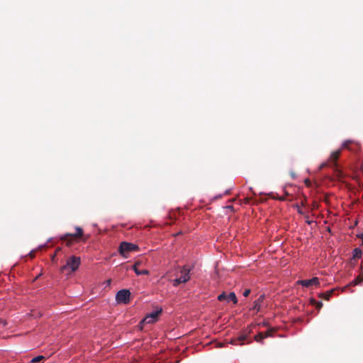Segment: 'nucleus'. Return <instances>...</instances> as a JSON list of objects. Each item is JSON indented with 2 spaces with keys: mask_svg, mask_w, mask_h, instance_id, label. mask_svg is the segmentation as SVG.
Segmentation results:
<instances>
[{
  "mask_svg": "<svg viewBox=\"0 0 363 363\" xmlns=\"http://www.w3.org/2000/svg\"><path fill=\"white\" fill-rule=\"evenodd\" d=\"M138 250L139 247L135 244L128 242H122L119 245L118 252L121 256L127 258L130 252L138 251Z\"/></svg>",
  "mask_w": 363,
  "mask_h": 363,
  "instance_id": "nucleus-1",
  "label": "nucleus"
},
{
  "mask_svg": "<svg viewBox=\"0 0 363 363\" xmlns=\"http://www.w3.org/2000/svg\"><path fill=\"white\" fill-rule=\"evenodd\" d=\"M340 150L333 152L328 161L322 163L320 169L330 166L332 168L335 169V170L337 172V175H340L341 172L337 169V161L340 155Z\"/></svg>",
  "mask_w": 363,
  "mask_h": 363,
  "instance_id": "nucleus-2",
  "label": "nucleus"
},
{
  "mask_svg": "<svg viewBox=\"0 0 363 363\" xmlns=\"http://www.w3.org/2000/svg\"><path fill=\"white\" fill-rule=\"evenodd\" d=\"M76 233H67L62 235L60 239L67 242V245L69 246L74 240H77L83 236V230L80 227H76Z\"/></svg>",
  "mask_w": 363,
  "mask_h": 363,
  "instance_id": "nucleus-3",
  "label": "nucleus"
},
{
  "mask_svg": "<svg viewBox=\"0 0 363 363\" xmlns=\"http://www.w3.org/2000/svg\"><path fill=\"white\" fill-rule=\"evenodd\" d=\"M80 263V257L72 256L67 259V264L62 267L61 270L65 271L70 269L71 272H74L79 268Z\"/></svg>",
  "mask_w": 363,
  "mask_h": 363,
  "instance_id": "nucleus-4",
  "label": "nucleus"
},
{
  "mask_svg": "<svg viewBox=\"0 0 363 363\" xmlns=\"http://www.w3.org/2000/svg\"><path fill=\"white\" fill-rule=\"evenodd\" d=\"M130 292L128 289L120 290L116 296V301L118 303L127 304L130 301Z\"/></svg>",
  "mask_w": 363,
  "mask_h": 363,
  "instance_id": "nucleus-5",
  "label": "nucleus"
},
{
  "mask_svg": "<svg viewBox=\"0 0 363 363\" xmlns=\"http://www.w3.org/2000/svg\"><path fill=\"white\" fill-rule=\"evenodd\" d=\"M251 327L252 325L244 330L242 335H239L236 339L231 340V344L235 345H242L243 342L247 338L248 335L251 333Z\"/></svg>",
  "mask_w": 363,
  "mask_h": 363,
  "instance_id": "nucleus-6",
  "label": "nucleus"
},
{
  "mask_svg": "<svg viewBox=\"0 0 363 363\" xmlns=\"http://www.w3.org/2000/svg\"><path fill=\"white\" fill-rule=\"evenodd\" d=\"M297 283L302 285L303 286L309 287L313 285H318L319 279L318 277H313L311 279L299 280Z\"/></svg>",
  "mask_w": 363,
  "mask_h": 363,
  "instance_id": "nucleus-7",
  "label": "nucleus"
},
{
  "mask_svg": "<svg viewBox=\"0 0 363 363\" xmlns=\"http://www.w3.org/2000/svg\"><path fill=\"white\" fill-rule=\"evenodd\" d=\"M162 312V310H160V311H155V312H152V313H150L149 315H147L145 317V318L143 319V322H146V323H152V322H155L158 315L161 313Z\"/></svg>",
  "mask_w": 363,
  "mask_h": 363,
  "instance_id": "nucleus-8",
  "label": "nucleus"
},
{
  "mask_svg": "<svg viewBox=\"0 0 363 363\" xmlns=\"http://www.w3.org/2000/svg\"><path fill=\"white\" fill-rule=\"evenodd\" d=\"M190 279V276L182 275L180 277L175 279L173 281V286H177L182 283L187 282Z\"/></svg>",
  "mask_w": 363,
  "mask_h": 363,
  "instance_id": "nucleus-9",
  "label": "nucleus"
},
{
  "mask_svg": "<svg viewBox=\"0 0 363 363\" xmlns=\"http://www.w3.org/2000/svg\"><path fill=\"white\" fill-rule=\"evenodd\" d=\"M264 299V295H261L256 301L254 302V306L252 307V310L256 311V312H259L261 308V303Z\"/></svg>",
  "mask_w": 363,
  "mask_h": 363,
  "instance_id": "nucleus-10",
  "label": "nucleus"
},
{
  "mask_svg": "<svg viewBox=\"0 0 363 363\" xmlns=\"http://www.w3.org/2000/svg\"><path fill=\"white\" fill-rule=\"evenodd\" d=\"M140 264V262L139 261L136 262L135 264L133 267V270L135 271V274L137 275H144V274H148L149 272L147 269H143L141 271H138V266Z\"/></svg>",
  "mask_w": 363,
  "mask_h": 363,
  "instance_id": "nucleus-11",
  "label": "nucleus"
},
{
  "mask_svg": "<svg viewBox=\"0 0 363 363\" xmlns=\"http://www.w3.org/2000/svg\"><path fill=\"white\" fill-rule=\"evenodd\" d=\"M363 281V272H362L359 275H358L356 279H354L350 283L349 285H347L346 287H350L351 286H356L361 282Z\"/></svg>",
  "mask_w": 363,
  "mask_h": 363,
  "instance_id": "nucleus-12",
  "label": "nucleus"
},
{
  "mask_svg": "<svg viewBox=\"0 0 363 363\" xmlns=\"http://www.w3.org/2000/svg\"><path fill=\"white\" fill-rule=\"evenodd\" d=\"M334 291H335V289H332V290L328 291H327L325 293L320 294L319 297L323 298L325 300L328 301L330 298L332 294L334 293Z\"/></svg>",
  "mask_w": 363,
  "mask_h": 363,
  "instance_id": "nucleus-13",
  "label": "nucleus"
},
{
  "mask_svg": "<svg viewBox=\"0 0 363 363\" xmlns=\"http://www.w3.org/2000/svg\"><path fill=\"white\" fill-rule=\"evenodd\" d=\"M228 301H231L234 304L238 303V298L234 292H230L228 296Z\"/></svg>",
  "mask_w": 363,
  "mask_h": 363,
  "instance_id": "nucleus-14",
  "label": "nucleus"
},
{
  "mask_svg": "<svg viewBox=\"0 0 363 363\" xmlns=\"http://www.w3.org/2000/svg\"><path fill=\"white\" fill-rule=\"evenodd\" d=\"M362 250L359 248H355L352 252V257L354 259L360 258L362 256Z\"/></svg>",
  "mask_w": 363,
  "mask_h": 363,
  "instance_id": "nucleus-15",
  "label": "nucleus"
},
{
  "mask_svg": "<svg viewBox=\"0 0 363 363\" xmlns=\"http://www.w3.org/2000/svg\"><path fill=\"white\" fill-rule=\"evenodd\" d=\"M266 338V335H264V333H259L257 335L255 336L254 339L255 341L258 342H261L263 339Z\"/></svg>",
  "mask_w": 363,
  "mask_h": 363,
  "instance_id": "nucleus-16",
  "label": "nucleus"
},
{
  "mask_svg": "<svg viewBox=\"0 0 363 363\" xmlns=\"http://www.w3.org/2000/svg\"><path fill=\"white\" fill-rule=\"evenodd\" d=\"M311 303L320 310L323 307V303L321 301H317L314 298L311 299Z\"/></svg>",
  "mask_w": 363,
  "mask_h": 363,
  "instance_id": "nucleus-17",
  "label": "nucleus"
},
{
  "mask_svg": "<svg viewBox=\"0 0 363 363\" xmlns=\"http://www.w3.org/2000/svg\"><path fill=\"white\" fill-rule=\"evenodd\" d=\"M191 269L188 267L187 266H184L181 270V273L182 275H187L189 276Z\"/></svg>",
  "mask_w": 363,
  "mask_h": 363,
  "instance_id": "nucleus-18",
  "label": "nucleus"
},
{
  "mask_svg": "<svg viewBox=\"0 0 363 363\" xmlns=\"http://www.w3.org/2000/svg\"><path fill=\"white\" fill-rule=\"evenodd\" d=\"M45 359V358L44 356L39 355V356H37V357L33 358L30 361H31V363H37V362H40V361H42Z\"/></svg>",
  "mask_w": 363,
  "mask_h": 363,
  "instance_id": "nucleus-19",
  "label": "nucleus"
},
{
  "mask_svg": "<svg viewBox=\"0 0 363 363\" xmlns=\"http://www.w3.org/2000/svg\"><path fill=\"white\" fill-rule=\"evenodd\" d=\"M218 301H223L224 300H227L228 301V296L225 294V292L222 293L221 294H220L218 296Z\"/></svg>",
  "mask_w": 363,
  "mask_h": 363,
  "instance_id": "nucleus-20",
  "label": "nucleus"
},
{
  "mask_svg": "<svg viewBox=\"0 0 363 363\" xmlns=\"http://www.w3.org/2000/svg\"><path fill=\"white\" fill-rule=\"evenodd\" d=\"M351 143V141L350 140H347V141H345L343 143H342V147L343 148H349V145Z\"/></svg>",
  "mask_w": 363,
  "mask_h": 363,
  "instance_id": "nucleus-21",
  "label": "nucleus"
},
{
  "mask_svg": "<svg viewBox=\"0 0 363 363\" xmlns=\"http://www.w3.org/2000/svg\"><path fill=\"white\" fill-rule=\"evenodd\" d=\"M296 208H297V211L299 214H301V215H305L304 213V211L302 210V208L298 206V205H296Z\"/></svg>",
  "mask_w": 363,
  "mask_h": 363,
  "instance_id": "nucleus-22",
  "label": "nucleus"
},
{
  "mask_svg": "<svg viewBox=\"0 0 363 363\" xmlns=\"http://www.w3.org/2000/svg\"><path fill=\"white\" fill-rule=\"evenodd\" d=\"M305 218H306V223L308 225H311L312 223V220H311L309 219V216L308 215H305Z\"/></svg>",
  "mask_w": 363,
  "mask_h": 363,
  "instance_id": "nucleus-23",
  "label": "nucleus"
},
{
  "mask_svg": "<svg viewBox=\"0 0 363 363\" xmlns=\"http://www.w3.org/2000/svg\"><path fill=\"white\" fill-rule=\"evenodd\" d=\"M250 294V289H245V290L244 291V292H243V296H245V297H247V296H249V294Z\"/></svg>",
  "mask_w": 363,
  "mask_h": 363,
  "instance_id": "nucleus-24",
  "label": "nucleus"
},
{
  "mask_svg": "<svg viewBox=\"0 0 363 363\" xmlns=\"http://www.w3.org/2000/svg\"><path fill=\"white\" fill-rule=\"evenodd\" d=\"M264 333V335H266V337H267L272 336V331L268 330Z\"/></svg>",
  "mask_w": 363,
  "mask_h": 363,
  "instance_id": "nucleus-25",
  "label": "nucleus"
},
{
  "mask_svg": "<svg viewBox=\"0 0 363 363\" xmlns=\"http://www.w3.org/2000/svg\"><path fill=\"white\" fill-rule=\"evenodd\" d=\"M358 237L362 239V244H363V233L361 234V235H359Z\"/></svg>",
  "mask_w": 363,
  "mask_h": 363,
  "instance_id": "nucleus-26",
  "label": "nucleus"
},
{
  "mask_svg": "<svg viewBox=\"0 0 363 363\" xmlns=\"http://www.w3.org/2000/svg\"><path fill=\"white\" fill-rule=\"evenodd\" d=\"M1 323L4 324V325H6V323L4 320H2L0 319V323Z\"/></svg>",
  "mask_w": 363,
  "mask_h": 363,
  "instance_id": "nucleus-27",
  "label": "nucleus"
},
{
  "mask_svg": "<svg viewBox=\"0 0 363 363\" xmlns=\"http://www.w3.org/2000/svg\"><path fill=\"white\" fill-rule=\"evenodd\" d=\"M111 281V279L107 280V284H110Z\"/></svg>",
  "mask_w": 363,
  "mask_h": 363,
  "instance_id": "nucleus-28",
  "label": "nucleus"
},
{
  "mask_svg": "<svg viewBox=\"0 0 363 363\" xmlns=\"http://www.w3.org/2000/svg\"><path fill=\"white\" fill-rule=\"evenodd\" d=\"M279 199L282 201V200H284L285 198L284 197H281V198H279Z\"/></svg>",
  "mask_w": 363,
  "mask_h": 363,
  "instance_id": "nucleus-29",
  "label": "nucleus"
},
{
  "mask_svg": "<svg viewBox=\"0 0 363 363\" xmlns=\"http://www.w3.org/2000/svg\"><path fill=\"white\" fill-rule=\"evenodd\" d=\"M309 181L308 180H306V184H308Z\"/></svg>",
  "mask_w": 363,
  "mask_h": 363,
  "instance_id": "nucleus-30",
  "label": "nucleus"
},
{
  "mask_svg": "<svg viewBox=\"0 0 363 363\" xmlns=\"http://www.w3.org/2000/svg\"><path fill=\"white\" fill-rule=\"evenodd\" d=\"M309 181L308 180H306V184H308Z\"/></svg>",
  "mask_w": 363,
  "mask_h": 363,
  "instance_id": "nucleus-31",
  "label": "nucleus"
}]
</instances>
